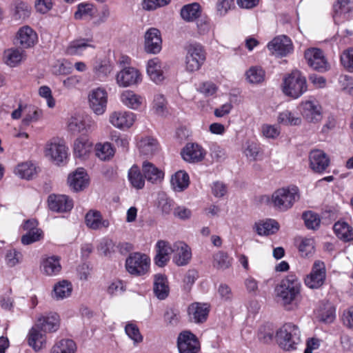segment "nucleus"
Segmentation results:
<instances>
[{
  "label": "nucleus",
  "mask_w": 353,
  "mask_h": 353,
  "mask_svg": "<svg viewBox=\"0 0 353 353\" xmlns=\"http://www.w3.org/2000/svg\"><path fill=\"white\" fill-rule=\"evenodd\" d=\"M353 11V0H336L333 5V19L340 24L350 19Z\"/></svg>",
  "instance_id": "dca6fc26"
},
{
  "label": "nucleus",
  "mask_w": 353,
  "mask_h": 353,
  "mask_svg": "<svg viewBox=\"0 0 353 353\" xmlns=\"http://www.w3.org/2000/svg\"><path fill=\"white\" fill-rule=\"evenodd\" d=\"M181 156L187 162L197 163L204 159L205 152L199 144L189 143L183 149Z\"/></svg>",
  "instance_id": "cd10ccee"
},
{
  "label": "nucleus",
  "mask_w": 353,
  "mask_h": 353,
  "mask_svg": "<svg viewBox=\"0 0 353 353\" xmlns=\"http://www.w3.org/2000/svg\"><path fill=\"white\" fill-rule=\"evenodd\" d=\"M38 223L34 219L27 220L23 225L26 233L21 236L23 245H30L43 239V231L37 227Z\"/></svg>",
  "instance_id": "aec40b11"
},
{
  "label": "nucleus",
  "mask_w": 353,
  "mask_h": 353,
  "mask_svg": "<svg viewBox=\"0 0 353 353\" xmlns=\"http://www.w3.org/2000/svg\"><path fill=\"white\" fill-rule=\"evenodd\" d=\"M301 332L299 327L293 323L284 324L276 334V337L280 347L285 350L296 348L301 341Z\"/></svg>",
  "instance_id": "20e7f679"
},
{
  "label": "nucleus",
  "mask_w": 353,
  "mask_h": 353,
  "mask_svg": "<svg viewBox=\"0 0 353 353\" xmlns=\"http://www.w3.org/2000/svg\"><path fill=\"white\" fill-rule=\"evenodd\" d=\"M95 12V8L92 3H81L78 6L77 10L74 13V18L76 19H82L87 17L92 18Z\"/></svg>",
  "instance_id": "13d9d810"
},
{
  "label": "nucleus",
  "mask_w": 353,
  "mask_h": 353,
  "mask_svg": "<svg viewBox=\"0 0 353 353\" xmlns=\"http://www.w3.org/2000/svg\"><path fill=\"white\" fill-rule=\"evenodd\" d=\"M209 308L207 304L194 303L188 307L190 318L196 323H202L207 319Z\"/></svg>",
  "instance_id": "4c0bfd02"
},
{
  "label": "nucleus",
  "mask_w": 353,
  "mask_h": 353,
  "mask_svg": "<svg viewBox=\"0 0 353 353\" xmlns=\"http://www.w3.org/2000/svg\"><path fill=\"white\" fill-rule=\"evenodd\" d=\"M179 353H198L201 349L197 337L190 331L181 332L177 338Z\"/></svg>",
  "instance_id": "ddd939ff"
},
{
  "label": "nucleus",
  "mask_w": 353,
  "mask_h": 353,
  "mask_svg": "<svg viewBox=\"0 0 353 353\" xmlns=\"http://www.w3.org/2000/svg\"><path fill=\"white\" fill-rule=\"evenodd\" d=\"M85 222L89 228L95 230L107 228L110 225L109 221L103 219L101 212L94 210H91L87 212Z\"/></svg>",
  "instance_id": "2f4dec72"
},
{
  "label": "nucleus",
  "mask_w": 353,
  "mask_h": 353,
  "mask_svg": "<svg viewBox=\"0 0 353 353\" xmlns=\"http://www.w3.org/2000/svg\"><path fill=\"white\" fill-rule=\"evenodd\" d=\"M165 68V65L158 58L155 57L148 61L147 73L152 81L156 83H160L165 79L163 72Z\"/></svg>",
  "instance_id": "c756f323"
},
{
  "label": "nucleus",
  "mask_w": 353,
  "mask_h": 353,
  "mask_svg": "<svg viewBox=\"0 0 353 353\" xmlns=\"http://www.w3.org/2000/svg\"><path fill=\"white\" fill-rule=\"evenodd\" d=\"M120 101L127 108L138 110L144 101V97L132 90H126L121 93Z\"/></svg>",
  "instance_id": "72a5a7b5"
},
{
  "label": "nucleus",
  "mask_w": 353,
  "mask_h": 353,
  "mask_svg": "<svg viewBox=\"0 0 353 353\" xmlns=\"http://www.w3.org/2000/svg\"><path fill=\"white\" fill-rule=\"evenodd\" d=\"M152 110L160 117H165L168 114L167 101L165 97L161 94H157L152 101Z\"/></svg>",
  "instance_id": "5fc2aeb1"
},
{
  "label": "nucleus",
  "mask_w": 353,
  "mask_h": 353,
  "mask_svg": "<svg viewBox=\"0 0 353 353\" xmlns=\"http://www.w3.org/2000/svg\"><path fill=\"white\" fill-rule=\"evenodd\" d=\"M97 122L92 117L74 116L68 122V129L73 133L88 134L97 129Z\"/></svg>",
  "instance_id": "9d476101"
},
{
  "label": "nucleus",
  "mask_w": 353,
  "mask_h": 353,
  "mask_svg": "<svg viewBox=\"0 0 353 353\" xmlns=\"http://www.w3.org/2000/svg\"><path fill=\"white\" fill-rule=\"evenodd\" d=\"M43 110L36 106L27 105L25 114L21 120L22 126H28L32 123H37L43 118Z\"/></svg>",
  "instance_id": "c03bdc74"
},
{
  "label": "nucleus",
  "mask_w": 353,
  "mask_h": 353,
  "mask_svg": "<svg viewBox=\"0 0 353 353\" xmlns=\"http://www.w3.org/2000/svg\"><path fill=\"white\" fill-rule=\"evenodd\" d=\"M35 325L29 330L27 336L28 344L34 351L39 352L46 347V333Z\"/></svg>",
  "instance_id": "a878e982"
},
{
  "label": "nucleus",
  "mask_w": 353,
  "mask_h": 353,
  "mask_svg": "<svg viewBox=\"0 0 353 353\" xmlns=\"http://www.w3.org/2000/svg\"><path fill=\"white\" fill-rule=\"evenodd\" d=\"M192 259V250L190 246L183 241L173 243L172 261L177 266L188 265Z\"/></svg>",
  "instance_id": "f3484780"
},
{
  "label": "nucleus",
  "mask_w": 353,
  "mask_h": 353,
  "mask_svg": "<svg viewBox=\"0 0 353 353\" xmlns=\"http://www.w3.org/2000/svg\"><path fill=\"white\" fill-rule=\"evenodd\" d=\"M61 258L58 256H46L42 257L40 263L41 272L48 276L58 275L61 271Z\"/></svg>",
  "instance_id": "393cba45"
},
{
  "label": "nucleus",
  "mask_w": 353,
  "mask_h": 353,
  "mask_svg": "<svg viewBox=\"0 0 353 353\" xmlns=\"http://www.w3.org/2000/svg\"><path fill=\"white\" fill-rule=\"evenodd\" d=\"M277 122L283 125L294 126L301 125L302 119L297 113L285 110L279 113Z\"/></svg>",
  "instance_id": "a18cd8bd"
},
{
  "label": "nucleus",
  "mask_w": 353,
  "mask_h": 353,
  "mask_svg": "<svg viewBox=\"0 0 353 353\" xmlns=\"http://www.w3.org/2000/svg\"><path fill=\"white\" fill-rule=\"evenodd\" d=\"M93 144L85 137L77 138L73 145V152L75 158L81 161L86 160L92 151Z\"/></svg>",
  "instance_id": "c85d7f7f"
},
{
  "label": "nucleus",
  "mask_w": 353,
  "mask_h": 353,
  "mask_svg": "<svg viewBox=\"0 0 353 353\" xmlns=\"http://www.w3.org/2000/svg\"><path fill=\"white\" fill-rule=\"evenodd\" d=\"M150 267V259L140 252L130 254L125 261V268L128 272L134 276L146 274Z\"/></svg>",
  "instance_id": "39448f33"
},
{
  "label": "nucleus",
  "mask_w": 353,
  "mask_h": 353,
  "mask_svg": "<svg viewBox=\"0 0 353 353\" xmlns=\"http://www.w3.org/2000/svg\"><path fill=\"white\" fill-rule=\"evenodd\" d=\"M142 170L145 178L152 183L161 181L164 177L163 172L148 161L143 163Z\"/></svg>",
  "instance_id": "e433bc0d"
},
{
  "label": "nucleus",
  "mask_w": 353,
  "mask_h": 353,
  "mask_svg": "<svg viewBox=\"0 0 353 353\" xmlns=\"http://www.w3.org/2000/svg\"><path fill=\"white\" fill-rule=\"evenodd\" d=\"M305 59L310 67L319 71H325L328 68L327 62L323 52L319 48L307 49L305 52Z\"/></svg>",
  "instance_id": "a211bd4d"
},
{
  "label": "nucleus",
  "mask_w": 353,
  "mask_h": 353,
  "mask_svg": "<svg viewBox=\"0 0 353 353\" xmlns=\"http://www.w3.org/2000/svg\"><path fill=\"white\" fill-rule=\"evenodd\" d=\"M77 346L71 339H61L52 347L50 353H75Z\"/></svg>",
  "instance_id": "8fccbe9b"
},
{
  "label": "nucleus",
  "mask_w": 353,
  "mask_h": 353,
  "mask_svg": "<svg viewBox=\"0 0 353 353\" xmlns=\"http://www.w3.org/2000/svg\"><path fill=\"white\" fill-rule=\"evenodd\" d=\"M113 70V65L107 59H96L93 62L92 71L94 76L102 81L107 78Z\"/></svg>",
  "instance_id": "c9c22d12"
},
{
  "label": "nucleus",
  "mask_w": 353,
  "mask_h": 353,
  "mask_svg": "<svg viewBox=\"0 0 353 353\" xmlns=\"http://www.w3.org/2000/svg\"><path fill=\"white\" fill-rule=\"evenodd\" d=\"M301 284L294 274L285 276L276 287L275 291L279 301L285 306H290L299 295Z\"/></svg>",
  "instance_id": "f257e3e1"
},
{
  "label": "nucleus",
  "mask_w": 353,
  "mask_h": 353,
  "mask_svg": "<svg viewBox=\"0 0 353 353\" xmlns=\"http://www.w3.org/2000/svg\"><path fill=\"white\" fill-rule=\"evenodd\" d=\"M283 93L293 99L300 97L307 90L306 79L299 70H294L283 79Z\"/></svg>",
  "instance_id": "7ed1b4c3"
},
{
  "label": "nucleus",
  "mask_w": 353,
  "mask_h": 353,
  "mask_svg": "<svg viewBox=\"0 0 353 353\" xmlns=\"http://www.w3.org/2000/svg\"><path fill=\"white\" fill-rule=\"evenodd\" d=\"M45 154L57 164H59L67 159L68 148L63 140L53 138L46 144Z\"/></svg>",
  "instance_id": "0eeeda50"
},
{
  "label": "nucleus",
  "mask_w": 353,
  "mask_h": 353,
  "mask_svg": "<svg viewBox=\"0 0 353 353\" xmlns=\"http://www.w3.org/2000/svg\"><path fill=\"white\" fill-rule=\"evenodd\" d=\"M308 158L310 168L316 173H323L330 165L328 156L321 150H312Z\"/></svg>",
  "instance_id": "412c9836"
},
{
  "label": "nucleus",
  "mask_w": 353,
  "mask_h": 353,
  "mask_svg": "<svg viewBox=\"0 0 353 353\" xmlns=\"http://www.w3.org/2000/svg\"><path fill=\"white\" fill-rule=\"evenodd\" d=\"M4 61L10 67H16L26 59L23 50L18 48H9L4 51Z\"/></svg>",
  "instance_id": "58836bf2"
},
{
  "label": "nucleus",
  "mask_w": 353,
  "mask_h": 353,
  "mask_svg": "<svg viewBox=\"0 0 353 353\" xmlns=\"http://www.w3.org/2000/svg\"><path fill=\"white\" fill-rule=\"evenodd\" d=\"M245 77L250 83H260L265 79V71L261 67L252 66L246 71Z\"/></svg>",
  "instance_id": "6e6d98bb"
},
{
  "label": "nucleus",
  "mask_w": 353,
  "mask_h": 353,
  "mask_svg": "<svg viewBox=\"0 0 353 353\" xmlns=\"http://www.w3.org/2000/svg\"><path fill=\"white\" fill-rule=\"evenodd\" d=\"M125 291V285L121 280H114L108 285L107 292L111 296H119Z\"/></svg>",
  "instance_id": "69168bd1"
},
{
  "label": "nucleus",
  "mask_w": 353,
  "mask_h": 353,
  "mask_svg": "<svg viewBox=\"0 0 353 353\" xmlns=\"http://www.w3.org/2000/svg\"><path fill=\"white\" fill-rule=\"evenodd\" d=\"M155 251L154 263L159 267H164L170 261V255L173 253V244L167 241L159 240L155 245Z\"/></svg>",
  "instance_id": "4be33fe9"
},
{
  "label": "nucleus",
  "mask_w": 353,
  "mask_h": 353,
  "mask_svg": "<svg viewBox=\"0 0 353 353\" xmlns=\"http://www.w3.org/2000/svg\"><path fill=\"white\" fill-rule=\"evenodd\" d=\"M108 94L102 87L92 89L88 94V103L90 109L97 115L103 114L107 109Z\"/></svg>",
  "instance_id": "1a4fd4ad"
},
{
  "label": "nucleus",
  "mask_w": 353,
  "mask_h": 353,
  "mask_svg": "<svg viewBox=\"0 0 353 353\" xmlns=\"http://www.w3.org/2000/svg\"><path fill=\"white\" fill-rule=\"evenodd\" d=\"M303 219L305 226L308 229L316 230L319 228L321 223L319 215L311 211L304 212L303 214Z\"/></svg>",
  "instance_id": "680f3d73"
},
{
  "label": "nucleus",
  "mask_w": 353,
  "mask_h": 353,
  "mask_svg": "<svg viewBox=\"0 0 353 353\" xmlns=\"http://www.w3.org/2000/svg\"><path fill=\"white\" fill-rule=\"evenodd\" d=\"M48 201L50 209L57 212H69L74 205L73 201L64 194L50 195Z\"/></svg>",
  "instance_id": "bb28decb"
},
{
  "label": "nucleus",
  "mask_w": 353,
  "mask_h": 353,
  "mask_svg": "<svg viewBox=\"0 0 353 353\" xmlns=\"http://www.w3.org/2000/svg\"><path fill=\"white\" fill-rule=\"evenodd\" d=\"M39 168L32 161H25L19 163L14 168V173L19 178L30 180L38 173Z\"/></svg>",
  "instance_id": "f704fd0d"
},
{
  "label": "nucleus",
  "mask_w": 353,
  "mask_h": 353,
  "mask_svg": "<svg viewBox=\"0 0 353 353\" xmlns=\"http://www.w3.org/2000/svg\"><path fill=\"white\" fill-rule=\"evenodd\" d=\"M137 145L140 152L145 156L154 154L159 149L157 141L149 137L141 138Z\"/></svg>",
  "instance_id": "de8ad7c7"
},
{
  "label": "nucleus",
  "mask_w": 353,
  "mask_h": 353,
  "mask_svg": "<svg viewBox=\"0 0 353 353\" xmlns=\"http://www.w3.org/2000/svg\"><path fill=\"white\" fill-rule=\"evenodd\" d=\"M267 48L272 54L280 57H285L293 51L291 39L283 34L275 37L268 43Z\"/></svg>",
  "instance_id": "2eb2a0df"
},
{
  "label": "nucleus",
  "mask_w": 353,
  "mask_h": 353,
  "mask_svg": "<svg viewBox=\"0 0 353 353\" xmlns=\"http://www.w3.org/2000/svg\"><path fill=\"white\" fill-rule=\"evenodd\" d=\"M15 39L22 48H30L37 43L38 37L37 32L31 27L24 26L18 30Z\"/></svg>",
  "instance_id": "5701e85b"
},
{
  "label": "nucleus",
  "mask_w": 353,
  "mask_h": 353,
  "mask_svg": "<svg viewBox=\"0 0 353 353\" xmlns=\"http://www.w3.org/2000/svg\"><path fill=\"white\" fill-rule=\"evenodd\" d=\"M342 65L350 72H353V48L345 50L341 55Z\"/></svg>",
  "instance_id": "774afa93"
},
{
  "label": "nucleus",
  "mask_w": 353,
  "mask_h": 353,
  "mask_svg": "<svg viewBox=\"0 0 353 353\" xmlns=\"http://www.w3.org/2000/svg\"><path fill=\"white\" fill-rule=\"evenodd\" d=\"M115 79L119 87L129 88L140 84L142 81L143 76L137 68L127 67L117 73Z\"/></svg>",
  "instance_id": "6e6552de"
},
{
  "label": "nucleus",
  "mask_w": 353,
  "mask_h": 353,
  "mask_svg": "<svg viewBox=\"0 0 353 353\" xmlns=\"http://www.w3.org/2000/svg\"><path fill=\"white\" fill-rule=\"evenodd\" d=\"M59 316L57 313L42 316L35 323V325H39V327L45 333L56 332L59 327Z\"/></svg>",
  "instance_id": "473e14b6"
},
{
  "label": "nucleus",
  "mask_w": 353,
  "mask_h": 353,
  "mask_svg": "<svg viewBox=\"0 0 353 353\" xmlns=\"http://www.w3.org/2000/svg\"><path fill=\"white\" fill-rule=\"evenodd\" d=\"M232 264V259L226 252L219 251L213 255L212 265L217 270H224Z\"/></svg>",
  "instance_id": "864d4df0"
},
{
  "label": "nucleus",
  "mask_w": 353,
  "mask_h": 353,
  "mask_svg": "<svg viewBox=\"0 0 353 353\" xmlns=\"http://www.w3.org/2000/svg\"><path fill=\"white\" fill-rule=\"evenodd\" d=\"M299 250L302 255L305 256L314 252V240L312 238H304L301 240Z\"/></svg>",
  "instance_id": "338daca9"
},
{
  "label": "nucleus",
  "mask_w": 353,
  "mask_h": 353,
  "mask_svg": "<svg viewBox=\"0 0 353 353\" xmlns=\"http://www.w3.org/2000/svg\"><path fill=\"white\" fill-rule=\"evenodd\" d=\"M205 59L206 54L201 45L190 44L187 48L185 70L190 72L199 70L204 63Z\"/></svg>",
  "instance_id": "423d86ee"
},
{
  "label": "nucleus",
  "mask_w": 353,
  "mask_h": 353,
  "mask_svg": "<svg viewBox=\"0 0 353 353\" xmlns=\"http://www.w3.org/2000/svg\"><path fill=\"white\" fill-rule=\"evenodd\" d=\"M31 13L30 6L24 2H18L15 4L14 18L15 20H25Z\"/></svg>",
  "instance_id": "bf43d9fd"
},
{
  "label": "nucleus",
  "mask_w": 353,
  "mask_h": 353,
  "mask_svg": "<svg viewBox=\"0 0 353 353\" xmlns=\"http://www.w3.org/2000/svg\"><path fill=\"white\" fill-rule=\"evenodd\" d=\"M23 254L16 249H10L6 251L5 262L8 267L12 268L21 263Z\"/></svg>",
  "instance_id": "052dcab7"
},
{
  "label": "nucleus",
  "mask_w": 353,
  "mask_h": 353,
  "mask_svg": "<svg viewBox=\"0 0 353 353\" xmlns=\"http://www.w3.org/2000/svg\"><path fill=\"white\" fill-rule=\"evenodd\" d=\"M90 48H94L91 38H79L69 43L65 52L69 55H81Z\"/></svg>",
  "instance_id": "7c9ffc66"
},
{
  "label": "nucleus",
  "mask_w": 353,
  "mask_h": 353,
  "mask_svg": "<svg viewBox=\"0 0 353 353\" xmlns=\"http://www.w3.org/2000/svg\"><path fill=\"white\" fill-rule=\"evenodd\" d=\"M68 183L72 191H82L89 184V176L85 169L79 168L74 172L69 174Z\"/></svg>",
  "instance_id": "b1692460"
},
{
  "label": "nucleus",
  "mask_w": 353,
  "mask_h": 353,
  "mask_svg": "<svg viewBox=\"0 0 353 353\" xmlns=\"http://www.w3.org/2000/svg\"><path fill=\"white\" fill-rule=\"evenodd\" d=\"M72 292V283L67 280H62L54 285L52 295L56 300H62L69 297Z\"/></svg>",
  "instance_id": "79ce46f5"
},
{
  "label": "nucleus",
  "mask_w": 353,
  "mask_h": 353,
  "mask_svg": "<svg viewBox=\"0 0 353 353\" xmlns=\"http://www.w3.org/2000/svg\"><path fill=\"white\" fill-rule=\"evenodd\" d=\"M125 332L135 343H141L143 341V336L136 324L128 323L125 326Z\"/></svg>",
  "instance_id": "0e129e2a"
},
{
  "label": "nucleus",
  "mask_w": 353,
  "mask_h": 353,
  "mask_svg": "<svg viewBox=\"0 0 353 353\" xmlns=\"http://www.w3.org/2000/svg\"><path fill=\"white\" fill-rule=\"evenodd\" d=\"M299 110L307 122L316 123L322 120V107L316 99L302 101L299 105Z\"/></svg>",
  "instance_id": "9b49d317"
},
{
  "label": "nucleus",
  "mask_w": 353,
  "mask_h": 353,
  "mask_svg": "<svg viewBox=\"0 0 353 353\" xmlns=\"http://www.w3.org/2000/svg\"><path fill=\"white\" fill-rule=\"evenodd\" d=\"M254 228L259 235H270L279 230V225L274 219H267L256 223Z\"/></svg>",
  "instance_id": "37998d69"
},
{
  "label": "nucleus",
  "mask_w": 353,
  "mask_h": 353,
  "mask_svg": "<svg viewBox=\"0 0 353 353\" xmlns=\"http://www.w3.org/2000/svg\"><path fill=\"white\" fill-rule=\"evenodd\" d=\"M169 286L167 278L161 274L155 276L154 282V292L159 299H165L169 294Z\"/></svg>",
  "instance_id": "49530a36"
},
{
  "label": "nucleus",
  "mask_w": 353,
  "mask_h": 353,
  "mask_svg": "<svg viewBox=\"0 0 353 353\" xmlns=\"http://www.w3.org/2000/svg\"><path fill=\"white\" fill-rule=\"evenodd\" d=\"M128 180L132 186L136 189H142L145 185V176L137 165H133L128 171Z\"/></svg>",
  "instance_id": "3c124183"
},
{
  "label": "nucleus",
  "mask_w": 353,
  "mask_h": 353,
  "mask_svg": "<svg viewBox=\"0 0 353 353\" xmlns=\"http://www.w3.org/2000/svg\"><path fill=\"white\" fill-rule=\"evenodd\" d=\"M334 233L339 239L347 242L353 240V228L347 223L338 221L333 227Z\"/></svg>",
  "instance_id": "09e8293b"
},
{
  "label": "nucleus",
  "mask_w": 353,
  "mask_h": 353,
  "mask_svg": "<svg viewBox=\"0 0 353 353\" xmlns=\"http://www.w3.org/2000/svg\"><path fill=\"white\" fill-rule=\"evenodd\" d=\"M108 120L114 128L125 130L133 125L136 114L127 110H116L110 114Z\"/></svg>",
  "instance_id": "4468645a"
},
{
  "label": "nucleus",
  "mask_w": 353,
  "mask_h": 353,
  "mask_svg": "<svg viewBox=\"0 0 353 353\" xmlns=\"http://www.w3.org/2000/svg\"><path fill=\"white\" fill-rule=\"evenodd\" d=\"M170 183L175 192H182L189 186V175L185 171L179 170L172 176Z\"/></svg>",
  "instance_id": "a19ab883"
},
{
  "label": "nucleus",
  "mask_w": 353,
  "mask_h": 353,
  "mask_svg": "<svg viewBox=\"0 0 353 353\" xmlns=\"http://www.w3.org/2000/svg\"><path fill=\"white\" fill-rule=\"evenodd\" d=\"M299 198V188L290 185L276 190L272 194L271 203L276 209L285 212L292 208Z\"/></svg>",
  "instance_id": "f03ea898"
},
{
  "label": "nucleus",
  "mask_w": 353,
  "mask_h": 353,
  "mask_svg": "<svg viewBox=\"0 0 353 353\" xmlns=\"http://www.w3.org/2000/svg\"><path fill=\"white\" fill-rule=\"evenodd\" d=\"M317 317L321 322L331 323L335 319V308L327 303L318 310Z\"/></svg>",
  "instance_id": "4d7b16f0"
},
{
  "label": "nucleus",
  "mask_w": 353,
  "mask_h": 353,
  "mask_svg": "<svg viewBox=\"0 0 353 353\" xmlns=\"http://www.w3.org/2000/svg\"><path fill=\"white\" fill-rule=\"evenodd\" d=\"M144 39V48L146 52L157 54L161 50L162 39L158 29L149 28L145 33Z\"/></svg>",
  "instance_id": "6ab92c4d"
},
{
  "label": "nucleus",
  "mask_w": 353,
  "mask_h": 353,
  "mask_svg": "<svg viewBox=\"0 0 353 353\" xmlns=\"http://www.w3.org/2000/svg\"><path fill=\"white\" fill-rule=\"evenodd\" d=\"M326 278V269L324 262L315 261L310 273L305 278V284L310 289H318L321 288Z\"/></svg>",
  "instance_id": "f8f14e48"
},
{
  "label": "nucleus",
  "mask_w": 353,
  "mask_h": 353,
  "mask_svg": "<svg viewBox=\"0 0 353 353\" xmlns=\"http://www.w3.org/2000/svg\"><path fill=\"white\" fill-rule=\"evenodd\" d=\"M196 27L199 34H208L212 30V25L210 19L205 16L199 17L196 20Z\"/></svg>",
  "instance_id": "e2e57ef3"
},
{
  "label": "nucleus",
  "mask_w": 353,
  "mask_h": 353,
  "mask_svg": "<svg viewBox=\"0 0 353 353\" xmlns=\"http://www.w3.org/2000/svg\"><path fill=\"white\" fill-rule=\"evenodd\" d=\"M94 149L96 156L103 161L109 160L114 154V149L109 142L98 143Z\"/></svg>",
  "instance_id": "603ef678"
},
{
  "label": "nucleus",
  "mask_w": 353,
  "mask_h": 353,
  "mask_svg": "<svg viewBox=\"0 0 353 353\" xmlns=\"http://www.w3.org/2000/svg\"><path fill=\"white\" fill-rule=\"evenodd\" d=\"M180 14L184 21L193 22L201 17V8L197 3H189L181 8Z\"/></svg>",
  "instance_id": "ea45409f"
}]
</instances>
